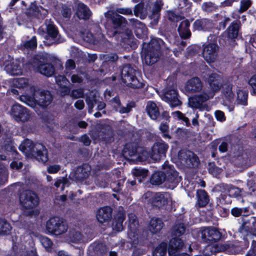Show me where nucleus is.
Masks as SVG:
<instances>
[{
  "label": "nucleus",
  "mask_w": 256,
  "mask_h": 256,
  "mask_svg": "<svg viewBox=\"0 0 256 256\" xmlns=\"http://www.w3.org/2000/svg\"><path fill=\"white\" fill-rule=\"evenodd\" d=\"M208 82L210 90L190 98L188 99L190 106L198 108L201 110H208V106L206 102L212 98L215 94L220 90L223 84V80L220 75L212 73L209 76Z\"/></svg>",
  "instance_id": "obj_1"
},
{
  "label": "nucleus",
  "mask_w": 256,
  "mask_h": 256,
  "mask_svg": "<svg viewBox=\"0 0 256 256\" xmlns=\"http://www.w3.org/2000/svg\"><path fill=\"white\" fill-rule=\"evenodd\" d=\"M32 94L30 95H23L20 97V100L28 106L35 109L37 112L38 106L42 108L50 104L52 100V96L48 91H44L30 88Z\"/></svg>",
  "instance_id": "obj_2"
},
{
  "label": "nucleus",
  "mask_w": 256,
  "mask_h": 256,
  "mask_svg": "<svg viewBox=\"0 0 256 256\" xmlns=\"http://www.w3.org/2000/svg\"><path fill=\"white\" fill-rule=\"evenodd\" d=\"M19 149L26 156L34 158L42 162H46L48 160L47 150L40 144H34L32 140L27 139L20 144Z\"/></svg>",
  "instance_id": "obj_3"
},
{
  "label": "nucleus",
  "mask_w": 256,
  "mask_h": 256,
  "mask_svg": "<svg viewBox=\"0 0 256 256\" xmlns=\"http://www.w3.org/2000/svg\"><path fill=\"white\" fill-rule=\"evenodd\" d=\"M163 41L160 38H152L149 44H144L142 58L144 64L152 65L158 60Z\"/></svg>",
  "instance_id": "obj_4"
},
{
  "label": "nucleus",
  "mask_w": 256,
  "mask_h": 256,
  "mask_svg": "<svg viewBox=\"0 0 256 256\" xmlns=\"http://www.w3.org/2000/svg\"><path fill=\"white\" fill-rule=\"evenodd\" d=\"M116 13L124 15H130L132 14V10L128 8H118L114 10H108L104 14V16L106 18L112 19L113 26L114 28V30H108L107 33L110 36H114L118 32L116 29L123 28L126 24L125 18L119 14H117Z\"/></svg>",
  "instance_id": "obj_5"
},
{
  "label": "nucleus",
  "mask_w": 256,
  "mask_h": 256,
  "mask_svg": "<svg viewBox=\"0 0 256 256\" xmlns=\"http://www.w3.org/2000/svg\"><path fill=\"white\" fill-rule=\"evenodd\" d=\"M44 56L46 58V60H44V58H39V57L32 60L28 64L29 68L43 75L50 76L54 74V69L50 64H44L45 62L48 61L47 60L48 54H46Z\"/></svg>",
  "instance_id": "obj_6"
},
{
  "label": "nucleus",
  "mask_w": 256,
  "mask_h": 256,
  "mask_svg": "<svg viewBox=\"0 0 256 256\" xmlns=\"http://www.w3.org/2000/svg\"><path fill=\"white\" fill-rule=\"evenodd\" d=\"M138 74V72L130 65H126L121 72L122 80L124 83L132 88H142V83L136 76Z\"/></svg>",
  "instance_id": "obj_7"
},
{
  "label": "nucleus",
  "mask_w": 256,
  "mask_h": 256,
  "mask_svg": "<svg viewBox=\"0 0 256 256\" xmlns=\"http://www.w3.org/2000/svg\"><path fill=\"white\" fill-rule=\"evenodd\" d=\"M162 169L165 173L164 184L170 189H174L176 186L181 180L174 167L170 166L168 162H165L162 165Z\"/></svg>",
  "instance_id": "obj_8"
},
{
  "label": "nucleus",
  "mask_w": 256,
  "mask_h": 256,
  "mask_svg": "<svg viewBox=\"0 0 256 256\" xmlns=\"http://www.w3.org/2000/svg\"><path fill=\"white\" fill-rule=\"evenodd\" d=\"M47 231L55 235H60L64 233L68 230L67 224L59 217H53L50 218L46 225Z\"/></svg>",
  "instance_id": "obj_9"
},
{
  "label": "nucleus",
  "mask_w": 256,
  "mask_h": 256,
  "mask_svg": "<svg viewBox=\"0 0 256 256\" xmlns=\"http://www.w3.org/2000/svg\"><path fill=\"white\" fill-rule=\"evenodd\" d=\"M20 202L26 209H32L38 204V198L32 191L26 190L22 192L20 196Z\"/></svg>",
  "instance_id": "obj_10"
},
{
  "label": "nucleus",
  "mask_w": 256,
  "mask_h": 256,
  "mask_svg": "<svg viewBox=\"0 0 256 256\" xmlns=\"http://www.w3.org/2000/svg\"><path fill=\"white\" fill-rule=\"evenodd\" d=\"M10 112L11 116L16 122H24L28 121L30 117V114L28 110L18 104L12 106Z\"/></svg>",
  "instance_id": "obj_11"
},
{
  "label": "nucleus",
  "mask_w": 256,
  "mask_h": 256,
  "mask_svg": "<svg viewBox=\"0 0 256 256\" xmlns=\"http://www.w3.org/2000/svg\"><path fill=\"white\" fill-rule=\"evenodd\" d=\"M168 148V145L164 141L155 142L152 148L150 158L154 161L164 158Z\"/></svg>",
  "instance_id": "obj_12"
},
{
  "label": "nucleus",
  "mask_w": 256,
  "mask_h": 256,
  "mask_svg": "<svg viewBox=\"0 0 256 256\" xmlns=\"http://www.w3.org/2000/svg\"><path fill=\"white\" fill-rule=\"evenodd\" d=\"M222 93V104L226 106L229 112L233 111L235 102H234V94L232 91V86L231 84L224 85Z\"/></svg>",
  "instance_id": "obj_13"
},
{
  "label": "nucleus",
  "mask_w": 256,
  "mask_h": 256,
  "mask_svg": "<svg viewBox=\"0 0 256 256\" xmlns=\"http://www.w3.org/2000/svg\"><path fill=\"white\" fill-rule=\"evenodd\" d=\"M218 47L214 43L206 45L203 49L202 56L204 59L208 62H214L218 56Z\"/></svg>",
  "instance_id": "obj_14"
},
{
  "label": "nucleus",
  "mask_w": 256,
  "mask_h": 256,
  "mask_svg": "<svg viewBox=\"0 0 256 256\" xmlns=\"http://www.w3.org/2000/svg\"><path fill=\"white\" fill-rule=\"evenodd\" d=\"M128 236L132 242H134L138 238L137 233V228L138 226V223L136 216L133 214H128Z\"/></svg>",
  "instance_id": "obj_15"
},
{
  "label": "nucleus",
  "mask_w": 256,
  "mask_h": 256,
  "mask_svg": "<svg viewBox=\"0 0 256 256\" xmlns=\"http://www.w3.org/2000/svg\"><path fill=\"white\" fill-rule=\"evenodd\" d=\"M172 197L168 192L156 193L153 196L152 204L154 206L161 208L171 203Z\"/></svg>",
  "instance_id": "obj_16"
},
{
  "label": "nucleus",
  "mask_w": 256,
  "mask_h": 256,
  "mask_svg": "<svg viewBox=\"0 0 256 256\" xmlns=\"http://www.w3.org/2000/svg\"><path fill=\"white\" fill-rule=\"evenodd\" d=\"M202 237L204 241L210 244L219 240L221 237V234L216 230L208 228L202 231Z\"/></svg>",
  "instance_id": "obj_17"
},
{
  "label": "nucleus",
  "mask_w": 256,
  "mask_h": 256,
  "mask_svg": "<svg viewBox=\"0 0 256 256\" xmlns=\"http://www.w3.org/2000/svg\"><path fill=\"white\" fill-rule=\"evenodd\" d=\"M230 246L227 244L214 242L206 246L204 250V254L209 256L213 253L218 252L230 249Z\"/></svg>",
  "instance_id": "obj_18"
},
{
  "label": "nucleus",
  "mask_w": 256,
  "mask_h": 256,
  "mask_svg": "<svg viewBox=\"0 0 256 256\" xmlns=\"http://www.w3.org/2000/svg\"><path fill=\"white\" fill-rule=\"evenodd\" d=\"M184 246L182 240L178 237L174 236L169 242L168 252L170 256H180V254L178 251L180 250Z\"/></svg>",
  "instance_id": "obj_19"
},
{
  "label": "nucleus",
  "mask_w": 256,
  "mask_h": 256,
  "mask_svg": "<svg viewBox=\"0 0 256 256\" xmlns=\"http://www.w3.org/2000/svg\"><path fill=\"white\" fill-rule=\"evenodd\" d=\"M163 100L168 102L172 107H176L181 104V102L178 97L177 91L174 89L168 90L166 92Z\"/></svg>",
  "instance_id": "obj_20"
},
{
  "label": "nucleus",
  "mask_w": 256,
  "mask_h": 256,
  "mask_svg": "<svg viewBox=\"0 0 256 256\" xmlns=\"http://www.w3.org/2000/svg\"><path fill=\"white\" fill-rule=\"evenodd\" d=\"M202 88V84L198 78H193L186 84L185 90L190 92H196L200 91Z\"/></svg>",
  "instance_id": "obj_21"
},
{
  "label": "nucleus",
  "mask_w": 256,
  "mask_h": 256,
  "mask_svg": "<svg viewBox=\"0 0 256 256\" xmlns=\"http://www.w3.org/2000/svg\"><path fill=\"white\" fill-rule=\"evenodd\" d=\"M130 146L128 144L124 150L123 154L126 158L134 162H138V160H142L144 159L142 156H138V152H140V150L134 148L130 150Z\"/></svg>",
  "instance_id": "obj_22"
},
{
  "label": "nucleus",
  "mask_w": 256,
  "mask_h": 256,
  "mask_svg": "<svg viewBox=\"0 0 256 256\" xmlns=\"http://www.w3.org/2000/svg\"><path fill=\"white\" fill-rule=\"evenodd\" d=\"M112 210L110 207L105 206L99 209L96 214V218L100 223L108 221L112 218Z\"/></svg>",
  "instance_id": "obj_23"
},
{
  "label": "nucleus",
  "mask_w": 256,
  "mask_h": 256,
  "mask_svg": "<svg viewBox=\"0 0 256 256\" xmlns=\"http://www.w3.org/2000/svg\"><path fill=\"white\" fill-rule=\"evenodd\" d=\"M5 70L11 75H18L22 74L20 62L16 60L10 64H5Z\"/></svg>",
  "instance_id": "obj_24"
},
{
  "label": "nucleus",
  "mask_w": 256,
  "mask_h": 256,
  "mask_svg": "<svg viewBox=\"0 0 256 256\" xmlns=\"http://www.w3.org/2000/svg\"><path fill=\"white\" fill-rule=\"evenodd\" d=\"M76 15L80 19L86 20L90 18L91 12L88 7L79 2H76Z\"/></svg>",
  "instance_id": "obj_25"
},
{
  "label": "nucleus",
  "mask_w": 256,
  "mask_h": 256,
  "mask_svg": "<svg viewBox=\"0 0 256 256\" xmlns=\"http://www.w3.org/2000/svg\"><path fill=\"white\" fill-rule=\"evenodd\" d=\"M179 157L186 160V163L190 162L192 166H196L198 163V158L191 152L181 151L179 153Z\"/></svg>",
  "instance_id": "obj_26"
},
{
  "label": "nucleus",
  "mask_w": 256,
  "mask_h": 256,
  "mask_svg": "<svg viewBox=\"0 0 256 256\" xmlns=\"http://www.w3.org/2000/svg\"><path fill=\"white\" fill-rule=\"evenodd\" d=\"M190 25V23L187 20H184L179 25L178 31L182 38H186L190 36V32L188 29Z\"/></svg>",
  "instance_id": "obj_27"
},
{
  "label": "nucleus",
  "mask_w": 256,
  "mask_h": 256,
  "mask_svg": "<svg viewBox=\"0 0 256 256\" xmlns=\"http://www.w3.org/2000/svg\"><path fill=\"white\" fill-rule=\"evenodd\" d=\"M193 26L196 30H206L212 27V23L208 19L198 20L194 22Z\"/></svg>",
  "instance_id": "obj_28"
},
{
  "label": "nucleus",
  "mask_w": 256,
  "mask_h": 256,
  "mask_svg": "<svg viewBox=\"0 0 256 256\" xmlns=\"http://www.w3.org/2000/svg\"><path fill=\"white\" fill-rule=\"evenodd\" d=\"M90 166L84 164L78 167L74 172L75 178L77 180H82L88 177L90 173Z\"/></svg>",
  "instance_id": "obj_29"
},
{
  "label": "nucleus",
  "mask_w": 256,
  "mask_h": 256,
  "mask_svg": "<svg viewBox=\"0 0 256 256\" xmlns=\"http://www.w3.org/2000/svg\"><path fill=\"white\" fill-rule=\"evenodd\" d=\"M134 25V32L138 38H143L147 34L146 28L144 24L138 20H133Z\"/></svg>",
  "instance_id": "obj_30"
},
{
  "label": "nucleus",
  "mask_w": 256,
  "mask_h": 256,
  "mask_svg": "<svg viewBox=\"0 0 256 256\" xmlns=\"http://www.w3.org/2000/svg\"><path fill=\"white\" fill-rule=\"evenodd\" d=\"M146 110L148 114L152 120H156L160 114L158 108L156 104L151 101L147 103Z\"/></svg>",
  "instance_id": "obj_31"
},
{
  "label": "nucleus",
  "mask_w": 256,
  "mask_h": 256,
  "mask_svg": "<svg viewBox=\"0 0 256 256\" xmlns=\"http://www.w3.org/2000/svg\"><path fill=\"white\" fill-rule=\"evenodd\" d=\"M163 227V222L158 218H152L150 222L149 230L154 234L160 232Z\"/></svg>",
  "instance_id": "obj_32"
},
{
  "label": "nucleus",
  "mask_w": 256,
  "mask_h": 256,
  "mask_svg": "<svg viewBox=\"0 0 256 256\" xmlns=\"http://www.w3.org/2000/svg\"><path fill=\"white\" fill-rule=\"evenodd\" d=\"M56 82L60 88V91L64 95L70 93V89L67 86L68 80L63 76H58L56 78Z\"/></svg>",
  "instance_id": "obj_33"
},
{
  "label": "nucleus",
  "mask_w": 256,
  "mask_h": 256,
  "mask_svg": "<svg viewBox=\"0 0 256 256\" xmlns=\"http://www.w3.org/2000/svg\"><path fill=\"white\" fill-rule=\"evenodd\" d=\"M125 218V214L123 212H120L114 218L112 228L117 232L122 231L123 230L122 223Z\"/></svg>",
  "instance_id": "obj_34"
},
{
  "label": "nucleus",
  "mask_w": 256,
  "mask_h": 256,
  "mask_svg": "<svg viewBox=\"0 0 256 256\" xmlns=\"http://www.w3.org/2000/svg\"><path fill=\"white\" fill-rule=\"evenodd\" d=\"M239 24L237 22H233L227 30L228 38L233 40L237 38L238 34Z\"/></svg>",
  "instance_id": "obj_35"
},
{
  "label": "nucleus",
  "mask_w": 256,
  "mask_h": 256,
  "mask_svg": "<svg viewBox=\"0 0 256 256\" xmlns=\"http://www.w3.org/2000/svg\"><path fill=\"white\" fill-rule=\"evenodd\" d=\"M165 173L160 172H156L152 176L150 182L152 184L160 185L164 182Z\"/></svg>",
  "instance_id": "obj_36"
},
{
  "label": "nucleus",
  "mask_w": 256,
  "mask_h": 256,
  "mask_svg": "<svg viewBox=\"0 0 256 256\" xmlns=\"http://www.w3.org/2000/svg\"><path fill=\"white\" fill-rule=\"evenodd\" d=\"M248 92L246 90H238L237 92L236 103L237 104L246 106Z\"/></svg>",
  "instance_id": "obj_37"
},
{
  "label": "nucleus",
  "mask_w": 256,
  "mask_h": 256,
  "mask_svg": "<svg viewBox=\"0 0 256 256\" xmlns=\"http://www.w3.org/2000/svg\"><path fill=\"white\" fill-rule=\"evenodd\" d=\"M198 202L200 206H205L208 202V198L206 192L204 190L197 191Z\"/></svg>",
  "instance_id": "obj_38"
},
{
  "label": "nucleus",
  "mask_w": 256,
  "mask_h": 256,
  "mask_svg": "<svg viewBox=\"0 0 256 256\" xmlns=\"http://www.w3.org/2000/svg\"><path fill=\"white\" fill-rule=\"evenodd\" d=\"M10 84L12 86L23 88L28 84V80L24 78H13L10 80Z\"/></svg>",
  "instance_id": "obj_39"
},
{
  "label": "nucleus",
  "mask_w": 256,
  "mask_h": 256,
  "mask_svg": "<svg viewBox=\"0 0 256 256\" xmlns=\"http://www.w3.org/2000/svg\"><path fill=\"white\" fill-rule=\"evenodd\" d=\"M80 37L86 42L96 44L99 42V40L94 36L91 32H82Z\"/></svg>",
  "instance_id": "obj_40"
},
{
  "label": "nucleus",
  "mask_w": 256,
  "mask_h": 256,
  "mask_svg": "<svg viewBox=\"0 0 256 256\" xmlns=\"http://www.w3.org/2000/svg\"><path fill=\"white\" fill-rule=\"evenodd\" d=\"M132 173L134 176L138 178V181L140 182L142 178H144L147 176L148 171L144 168H135L132 170Z\"/></svg>",
  "instance_id": "obj_41"
},
{
  "label": "nucleus",
  "mask_w": 256,
  "mask_h": 256,
  "mask_svg": "<svg viewBox=\"0 0 256 256\" xmlns=\"http://www.w3.org/2000/svg\"><path fill=\"white\" fill-rule=\"evenodd\" d=\"M47 33L50 37L56 42L55 38L58 36V31L56 26L51 22H49L47 24Z\"/></svg>",
  "instance_id": "obj_42"
},
{
  "label": "nucleus",
  "mask_w": 256,
  "mask_h": 256,
  "mask_svg": "<svg viewBox=\"0 0 256 256\" xmlns=\"http://www.w3.org/2000/svg\"><path fill=\"white\" fill-rule=\"evenodd\" d=\"M167 244L165 242H162L159 244L153 252V256H164L166 252Z\"/></svg>",
  "instance_id": "obj_43"
},
{
  "label": "nucleus",
  "mask_w": 256,
  "mask_h": 256,
  "mask_svg": "<svg viewBox=\"0 0 256 256\" xmlns=\"http://www.w3.org/2000/svg\"><path fill=\"white\" fill-rule=\"evenodd\" d=\"M185 228L182 224H176L174 226L172 230V234L173 236L178 237L181 236L184 232Z\"/></svg>",
  "instance_id": "obj_44"
},
{
  "label": "nucleus",
  "mask_w": 256,
  "mask_h": 256,
  "mask_svg": "<svg viewBox=\"0 0 256 256\" xmlns=\"http://www.w3.org/2000/svg\"><path fill=\"white\" fill-rule=\"evenodd\" d=\"M12 228L5 220H0V234H7L12 230Z\"/></svg>",
  "instance_id": "obj_45"
},
{
  "label": "nucleus",
  "mask_w": 256,
  "mask_h": 256,
  "mask_svg": "<svg viewBox=\"0 0 256 256\" xmlns=\"http://www.w3.org/2000/svg\"><path fill=\"white\" fill-rule=\"evenodd\" d=\"M173 118L176 120H182L186 126H189L190 123L188 118L180 111H176L172 114Z\"/></svg>",
  "instance_id": "obj_46"
},
{
  "label": "nucleus",
  "mask_w": 256,
  "mask_h": 256,
  "mask_svg": "<svg viewBox=\"0 0 256 256\" xmlns=\"http://www.w3.org/2000/svg\"><path fill=\"white\" fill-rule=\"evenodd\" d=\"M159 130L162 134V136L164 138L170 139V136L169 134V127L166 122L162 123L159 126Z\"/></svg>",
  "instance_id": "obj_47"
},
{
  "label": "nucleus",
  "mask_w": 256,
  "mask_h": 256,
  "mask_svg": "<svg viewBox=\"0 0 256 256\" xmlns=\"http://www.w3.org/2000/svg\"><path fill=\"white\" fill-rule=\"evenodd\" d=\"M246 50L248 52H250L252 50H254L252 48H256V42L250 36H248L246 37Z\"/></svg>",
  "instance_id": "obj_48"
},
{
  "label": "nucleus",
  "mask_w": 256,
  "mask_h": 256,
  "mask_svg": "<svg viewBox=\"0 0 256 256\" xmlns=\"http://www.w3.org/2000/svg\"><path fill=\"white\" fill-rule=\"evenodd\" d=\"M69 238L70 240L72 242H79L82 240V236L78 232L70 230L69 232Z\"/></svg>",
  "instance_id": "obj_49"
},
{
  "label": "nucleus",
  "mask_w": 256,
  "mask_h": 256,
  "mask_svg": "<svg viewBox=\"0 0 256 256\" xmlns=\"http://www.w3.org/2000/svg\"><path fill=\"white\" fill-rule=\"evenodd\" d=\"M5 150L8 153L9 155H12V158H17L18 152L16 149L13 145L10 144L4 146Z\"/></svg>",
  "instance_id": "obj_50"
},
{
  "label": "nucleus",
  "mask_w": 256,
  "mask_h": 256,
  "mask_svg": "<svg viewBox=\"0 0 256 256\" xmlns=\"http://www.w3.org/2000/svg\"><path fill=\"white\" fill-rule=\"evenodd\" d=\"M134 106V103L130 102L128 103L126 107L119 106L116 108V111L121 114L127 113L130 111L132 108Z\"/></svg>",
  "instance_id": "obj_51"
},
{
  "label": "nucleus",
  "mask_w": 256,
  "mask_h": 256,
  "mask_svg": "<svg viewBox=\"0 0 256 256\" xmlns=\"http://www.w3.org/2000/svg\"><path fill=\"white\" fill-rule=\"evenodd\" d=\"M134 13L136 16L142 18L145 13L143 6L140 4L136 5L134 10Z\"/></svg>",
  "instance_id": "obj_52"
},
{
  "label": "nucleus",
  "mask_w": 256,
  "mask_h": 256,
  "mask_svg": "<svg viewBox=\"0 0 256 256\" xmlns=\"http://www.w3.org/2000/svg\"><path fill=\"white\" fill-rule=\"evenodd\" d=\"M8 172L5 167L0 168V186L6 183L7 180Z\"/></svg>",
  "instance_id": "obj_53"
},
{
  "label": "nucleus",
  "mask_w": 256,
  "mask_h": 256,
  "mask_svg": "<svg viewBox=\"0 0 256 256\" xmlns=\"http://www.w3.org/2000/svg\"><path fill=\"white\" fill-rule=\"evenodd\" d=\"M24 46L26 48L30 49L36 48L37 43L36 36H32L29 40L26 42Z\"/></svg>",
  "instance_id": "obj_54"
},
{
  "label": "nucleus",
  "mask_w": 256,
  "mask_h": 256,
  "mask_svg": "<svg viewBox=\"0 0 256 256\" xmlns=\"http://www.w3.org/2000/svg\"><path fill=\"white\" fill-rule=\"evenodd\" d=\"M241 190L236 187L230 186L228 190V192L230 196H238L241 195Z\"/></svg>",
  "instance_id": "obj_55"
},
{
  "label": "nucleus",
  "mask_w": 256,
  "mask_h": 256,
  "mask_svg": "<svg viewBox=\"0 0 256 256\" xmlns=\"http://www.w3.org/2000/svg\"><path fill=\"white\" fill-rule=\"evenodd\" d=\"M216 8L214 4L211 2H206L202 4V9L206 12H211L215 10Z\"/></svg>",
  "instance_id": "obj_56"
},
{
  "label": "nucleus",
  "mask_w": 256,
  "mask_h": 256,
  "mask_svg": "<svg viewBox=\"0 0 256 256\" xmlns=\"http://www.w3.org/2000/svg\"><path fill=\"white\" fill-rule=\"evenodd\" d=\"M208 171L214 176H217L220 173H221L222 170L220 168L216 167L213 164L209 165Z\"/></svg>",
  "instance_id": "obj_57"
},
{
  "label": "nucleus",
  "mask_w": 256,
  "mask_h": 256,
  "mask_svg": "<svg viewBox=\"0 0 256 256\" xmlns=\"http://www.w3.org/2000/svg\"><path fill=\"white\" fill-rule=\"evenodd\" d=\"M252 2L250 0H242L240 2V6L239 10L240 12L246 11L250 6Z\"/></svg>",
  "instance_id": "obj_58"
},
{
  "label": "nucleus",
  "mask_w": 256,
  "mask_h": 256,
  "mask_svg": "<svg viewBox=\"0 0 256 256\" xmlns=\"http://www.w3.org/2000/svg\"><path fill=\"white\" fill-rule=\"evenodd\" d=\"M41 242L47 250H49L52 246V241L46 237L42 238Z\"/></svg>",
  "instance_id": "obj_59"
},
{
  "label": "nucleus",
  "mask_w": 256,
  "mask_h": 256,
  "mask_svg": "<svg viewBox=\"0 0 256 256\" xmlns=\"http://www.w3.org/2000/svg\"><path fill=\"white\" fill-rule=\"evenodd\" d=\"M84 95V92L82 89L74 90L71 93V96L74 98H82Z\"/></svg>",
  "instance_id": "obj_60"
},
{
  "label": "nucleus",
  "mask_w": 256,
  "mask_h": 256,
  "mask_svg": "<svg viewBox=\"0 0 256 256\" xmlns=\"http://www.w3.org/2000/svg\"><path fill=\"white\" fill-rule=\"evenodd\" d=\"M214 115L216 119L220 122H224L226 120V116L223 112L217 110L214 112Z\"/></svg>",
  "instance_id": "obj_61"
},
{
  "label": "nucleus",
  "mask_w": 256,
  "mask_h": 256,
  "mask_svg": "<svg viewBox=\"0 0 256 256\" xmlns=\"http://www.w3.org/2000/svg\"><path fill=\"white\" fill-rule=\"evenodd\" d=\"M61 13L64 17L66 18H70L71 15V10L66 6H62Z\"/></svg>",
  "instance_id": "obj_62"
},
{
  "label": "nucleus",
  "mask_w": 256,
  "mask_h": 256,
  "mask_svg": "<svg viewBox=\"0 0 256 256\" xmlns=\"http://www.w3.org/2000/svg\"><path fill=\"white\" fill-rule=\"evenodd\" d=\"M60 168V166L58 164L51 165L48 167L47 170L50 174L56 173Z\"/></svg>",
  "instance_id": "obj_63"
},
{
  "label": "nucleus",
  "mask_w": 256,
  "mask_h": 256,
  "mask_svg": "<svg viewBox=\"0 0 256 256\" xmlns=\"http://www.w3.org/2000/svg\"><path fill=\"white\" fill-rule=\"evenodd\" d=\"M256 256V241L253 240L252 243L251 248L246 256Z\"/></svg>",
  "instance_id": "obj_64"
}]
</instances>
